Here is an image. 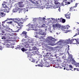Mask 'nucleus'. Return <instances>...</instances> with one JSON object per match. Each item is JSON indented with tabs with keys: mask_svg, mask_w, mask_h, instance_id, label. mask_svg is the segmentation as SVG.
I'll list each match as a JSON object with an SVG mask.
<instances>
[{
	"mask_svg": "<svg viewBox=\"0 0 79 79\" xmlns=\"http://www.w3.org/2000/svg\"><path fill=\"white\" fill-rule=\"evenodd\" d=\"M54 39L52 37H48V40L47 41V42L49 43L48 44H46L44 43L42 45L43 48H44V49H46V50H48L49 49V50H53V48L51 47L48 46V45H52V44L53 43V42H52V41ZM49 40H50L49 41ZM52 40V41H50Z\"/></svg>",
	"mask_w": 79,
	"mask_h": 79,
	"instance_id": "f257e3e1",
	"label": "nucleus"
},
{
	"mask_svg": "<svg viewBox=\"0 0 79 79\" xmlns=\"http://www.w3.org/2000/svg\"><path fill=\"white\" fill-rule=\"evenodd\" d=\"M27 32L25 31H23L22 33H21V35H22L24 38H25L27 40H30L29 39V37L27 35Z\"/></svg>",
	"mask_w": 79,
	"mask_h": 79,
	"instance_id": "f03ea898",
	"label": "nucleus"
},
{
	"mask_svg": "<svg viewBox=\"0 0 79 79\" xmlns=\"http://www.w3.org/2000/svg\"><path fill=\"white\" fill-rule=\"evenodd\" d=\"M57 41V40H53L52 42H53L52 44H53L54 45H61L62 44V42L61 41H59L56 42Z\"/></svg>",
	"mask_w": 79,
	"mask_h": 79,
	"instance_id": "7ed1b4c3",
	"label": "nucleus"
},
{
	"mask_svg": "<svg viewBox=\"0 0 79 79\" xmlns=\"http://www.w3.org/2000/svg\"><path fill=\"white\" fill-rule=\"evenodd\" d=\"M46 54H49V56H51L52 57H56V59H59V56H58V54H51V53L50 52H47Z\"/></svg>",
	"mask_w": 79,
	"mask_h": 79,
	"instance_id": "20e7f679",
	"label": "nucleus"
},
{
	"mask_svg": "<svg viewBox=\"0 0 79 79\" xmlns=\"http://www.w3.org/2000/svg\"><path fill=\"white\" fill-rule=\"evenodd\" d=\"M22 51L23 52H25L26 53H34V51L32 50H22Z\"/></svg>",
	"mask_w": 79,
	"mask_h": 79,
	"instance_id": "39448f33",
	"label": "nucleus"
},
{
	"mask_svg": "<svg viewBox=\"0 0 79 79\" xmlns=\"http://www.w3.org/2000/svg\"><path fill=\"white\" fill-rule=\"evenodd\" d=\"M23 22H20L19 23H18V25L17 26V28L18 29V30H19L20 29H22V27H23Z\"/></svg>",
	"mask_w": 79,
	"mask_h": 79,
	"instance_id": "423d86ee",
	"label": "nucleus"
},
{
	"mask_svg": "<svg viewBox=\"0 0 79 79\" xmlns=\"http://www.w3.org/2000/svg\"><path fill=\"white\" fill-rule=\"evenodd\" d=\"M52 26L54 28H56V29H60L61 28V25L58 24H56L54 25H53Z\"/></svg>",
	"mask_w": 79,
	"mask_h": 79,
	"instance_id": "0eeeda50",
	"label": "nucleus"
},
{
	"mask_svg": "<svg viewBox=\"0 0 79 79\" xmlns=\"http://www.w3.org/2000/svg\"><path fill=\"white\" fill-rule=\"evenodd\" d=\"M10 19L11 20H12V21H15V22H16V23H18V22L21 21V20L20 19H19V18H17L16 19L10 18Z\"/></svg>",
	"mask_w": 79,
	"mask_h": 79,
	"instance_id": "6e6552de",
	"label": "nucleus"
},
{
	"mask_svg": "<svg viewBox=\"0 0 79 79\" xmlns=\"http://www.w3.org/2000/svg\"><path fill=\"white\" fill-rule=\"evenodd\" d=\"M78 3H76L75 4V6H74L71 7L69 10L70 11H75V9H74V8H76L77 7V5Z\"/></svg>",
	"mask_w": 79,
	"mask_h": 79,
	"instance_id": "1a4fd4ad",
	"label": "nucleus"
},
{
	"mask_svg": "<svg viewBox=\"0 0 79 79\" xmlns=\"http://www.w3.org/2000/svg\"><path fill=\"white\" fill-rule=\"evenodd\" d=\"M41 61L40 62V64H38L37 65H35V66H40V67H43L44 66V63L43 62V60H41Z\"/></svg>",
	"mask_w": 79,
	"mask_h": 79,
	"instance_id": "9d476101",
	"label": "nucleus"
},
{
	"mask_svg": "<svg viewBox=\"0 0 79 79\" xmlns=\"http://www.w3.org/2000/svg\"><path fill=\"white\" fill-rule=\"evenodd\" d=\"M70 39L69 38L68 40H66L64 42V43L66 44H72V41L71 40H70Z\"/></svg>",
	"mask_w": 79,
	"mask_h": 79,
	"instance_id": "9b49d317",
	"label": "nucleus"
},
{
	"mask_svg": "<svg viewBox=\"0 0 79 79\" xmlns=\"http://www.w3.org/2000/svg\"><path fill=\"white\" fill-rule=\"evenodd\" d=\"M72 41V44H77V39H71Z\"/></svg>",
	"mask_w": 79,
	"mask_h": 79,
	"instance_id": "f8f14e48",
	"label": "nucleus"
},
{
	"mask_svg": "<svg viewBox=\"0 0 79 79\" xmlns=\"http://www.w3.org/2000/svg\"><path fill=\"white\" fill-rule=\"evenodd\" d=\"M2 7L1 8V9H2V10H5V9H6V8H8V6H7V5H6V4L3 3L2 4ZM4 8V9H3Z\"/></svg>",
	"mask_w": 79,
	"mask_h": 79,
	"instance_id": "ddd939ff",
	"label": "nucleus"
},
{
	"mask_svg": "<svg viewBox=\"0 0 79 79\" xmlns=\"http://www.w3.org/2000/svg\"><path fill=\"white\" fill-rule=\"evenodd\" d=\"M22 45H23V46H26V45H27V44L26 43V40L24 39H23L22 40Z\"/></svg>",
	"mask_w": 79,
	"mask_h": 79,
	"instance_id": "4468645a",
	"label": "nucleus"
},
{
	"mask_svg": "<svg viewBox=\"0 0 79 79\" xmlns=\"http://www.w3.org/2000/svg\"><path fill=\"white\" fill-rule=\"evenodd\" d=\"M8 20H11V18L10 19L9 18H7V19H6V20L3 21L2 23V26H3V27H5V26H4V24H5V23H6V22L7 21H8Z\"/></svg>",
	"mask_w": 79,
	"mask_h": 79,
	"instance_id": "2eb2a0df",
	"label": "nucleus"
},
{
	"mask_svg": "<svg viewBox=\"0 0 79 79\" xmlns=\"http://www.w3.org/2000/svg\"><path fill=\"white\" fill-rule=\"evenodd\" d=\"M39 35H46V33L42 31H40L39 33Z\"/></svg>",
	"mask_w": 79,
	"mask_h": 79,
	"instance_id": "dca6fc26",
	"label": "nucleus"
},
{
	"mask_svg": "<svg viewBox=\"0 0 79 79\" xmlns=\"http://www.w3.org/2000/svg\"><path fill=\"white\" fill-rule=\"evenodd\" d=\"M15 49H19V50H28V49H26L24 48H20V46L18 45L17 47L16 48H15Z\"/></svg>",
	"mask_w": 79,
	"mask_h": 79,
	"instance_id": "f3484780",
	"label": "nucleus"
},
{
	"mask_svg": "<svg viewBox=\"0 0 79 79\" xmlns=\"http://www.w3.org/2000/svg\"><path fill=\"white\" fill-rule=\"evenodd\" d=\"M65 17L66 18H68L69 19H70V14L67 13V14H65Z\"/></svg>",
	"mask_w": 79,
	"mask_h": 79,
	"instance_id": "a211bd4d",
	"label": "nucleus"
},
{
	"mask_svg": "<svg viewBox=\"0 0 79 79\" xmlns=\"http://www.w3.org/2000/svg\"><path fill=\"white\" fill-rule=\"evenodd\" d=\"M33 54L39 55V52L38 50H33Z\"/></svg>",
	"mask_w": 79,
	"mask_h": 79,
	"instance_id": "6ab92c4d",
	"label": "nucleus"
},
{
	"mask_svg": "<svg viewBox=\"0 0 79 79\" xmlns=\"http://www.w3.org/2000/svg\"><path fill=\"white\" fill-rule=\"evenodd\" d=\"M62 28H63L64 29H68V27H69V26H68V25H67L65 26H62Z\"/></svg>",
	"mask_w": 79,
	"mask_h": 79,
	"instance_id": "aec40b11",
	"label": "nucleus"
},
{
	"mask_svg": "<svg viewBox=\"0 0 79 79\" xmlns=\"http://www.w3.org/2000/svg\"><path fill=\"white\" fill-rule=\"evenodd\" d=\"M49 54H44V55H43V56L44 57V58H49V57H50V56H49Z\"/></svg>",
	"mask_w": 79,
	"mask_h": 79,
	"instance_id": "412c9836",
	"label": "nucleus"
},
{
	"mask_svg": "<svg viewBox=\"0 0 79 79\" xmlns=\"http://www.w3.org/2000/svg\"><path fill=\"white\" fill-rule=\"evenodd\" d=\"M18 3L19 4V7L22 8V7H23L24 6V5L22 4L21 3V2H19Z\"/></svg>",
	"mask_w": 79,
	"mask_h": 79,
	"instance_id": "4be33fe9",
	"label": "nucleus"
},
{
	"mask_svg": "<svg viewBox=\"0 0 79 79\" xmlns=\"http://www.w3.org/2000/svg\"><path fill=\"white\" fill-rule=\"evenodd\" d=\"M74 64L75 65V66L76 67H78L79 68V63H77V62H75V63H74Z\"/></svg>",
	"mask_w": 79,
	"mask_h": 79,
	"instance_id": "5701e85b",
	"label": "nucleus"
},
{
	"mask_svg": "<svg viewBox=\"0 0 79 79\" xmlns=\"http://www.w3.org/2000/svg\"><path fill=\"white\" fill-rule=\"evenodd\" d=\"M6 15V14L4 12H1V16L2 17H3Z\"/></svg>",
	"mask_w": 79,
	"mask_h": 79,
	"instance_id": "b1692460",
	"label": "nucleus"
},
{
	"mask_svg": "<svg viewBox=\"0 0 79 79\" xmlns=\"http://www.w3.org/2000/svg\"><path fill=\"white\" fill-rule=\"evenodd\" d=\"M43 61H44V62H43ZM43 63H44V62L45 63H48V62H47V59L44 58L43 59Z\"/></svg>",
	"mask_w": 79,
	"mask_h": 79,
	"instance_id": "393cba45",
	"label": "nucleus"
},
{
	"mask_svg": "<svg viewBox=\"0 0 79 79\" xmlns=\"http://www.w3.org/2000/svg\"><path fill=\"white\" fill-rule=\"evenodd\" d=\"M7 48H11L12 49L15 48V47H14L13 46L10 47V46L9 44H7Z\"/></svg>",
	"mask_w": 79,
	"mask_h": 79,
	"instance_id": "a878e982",
	"label": "nucleus"
},
{
	"mask_svg": "<svg viewBox=\"0 0 79 79\" xmlns=\"http://www.w3.org/2000/svg\"><path fill=\"white\" fill-rule=\"evenodd\" d=\"M46 64L45 65H44V66H45V67H50V64H48V63H45V64Z\"/></svg>",
	"mask_w": 79,
	"mask_h": 79,
	"instance_id": "bb28decb",
	"label": "nucleus"
},
{
	"mask_svg": "<svg viewBox=\"0 0 79 79\" xmlns=\"http://www.w3.org/2000/svg\"><path fill=\"white\" fill-rule=\"evenodd\" d=\"M40 19L41 21H44L45 19V18H40Z\"/></svg>",
	"mask_w": 79,
	"mask_h": 79,
	"instance_id": "cd10ccee",
	"label": "nucleus"
},
{
	"mask_svg": "<svg viewBox=\"0 0 79 79\" xmlns=\"http://www.w3.org/2000/svg\"><path fill=\"white\" fill-rule=\"evenodd\" d=\"M7 23L8 24H11L12 25H13V23H14V22H12V21H11L10 22H7Z\"/></svg>",
	"mask_w": 79,
	"mask_h": 79,
	"instance_id": "c85d7f7f",
	"label": "nucleus"
},
{
	"mask_svg": "<svg viewBox=\"0 0 79 79\" xmlns=\"http://www.w3.org/2000/svg\"><path fill=\"white\" fill-rule=\"evenodd\" d=\"M77 33L75 34V35L73 36V37H75V36H77V35H79V30H77Z\"/></svg>",
	"mask_w": 79,
	"mask_h": 79,
	"instance_id": "c756f323",
	"label": "nucleus"
},
{
	"mask_svg": "<svg viewBox=\"0 0 79 79\" xmlns=\"http://www.w3.org/2000/svg\"><path fill=\"white\" fill-rule=\"evenodd\" d=\"M7 29L9 30V32H13V30L9 28H7Z\"/></svg>",
	"mask_w": 79,
	"mask_h": 79,
	"instance_id": "7c9ffc66",
	"label": "nucleus"
},
{
	"mask_svg": "<svg viewBox=\"0 0 79 79\" xmlns=\"http://www.w3.org/2000/svg\"><path fill=\"white\" fill-rule=\"evenodd\" d=\"M55 1V5H60V2H57V1Z\"/></svg>",
	"mask_w": 79,
	"mask_h": 79,
	"instance_id": "2f4dec72",
	"label": "nucleus"
},
{
	"mask_svg": "<svg viewBox=\"0 0 79 79\" xmlns=\"http://www.w3.org/2000/svg\"><path fill=\"white\" fill-rule=\"evenodd\" d=\"M27 58H28L30 60H31V56H30V55H29L27 56Z\"/></svg>",
	"mask_w": 79,
	"mask_h": 79,
	"instance_id": "473e14b6",
	"label": "nucleus"
},
{
	"mask_svg": "<svg viewBox=\"0 0 79 79\" xmlns=\"http://www.w3.org/2000/svg\"><path fill=\"white\" fill-rule=\"evenodd\" d=\"M17 11H18V10H16L14 9L13 10V13H16V12H17Z\"/></svg>",
	"mask_w": 79,
	"mask_h": 79,
	"instance_id": "72a5a7b5",
	"label": "nucleus"
},
{
	"mask_svg": "<svg viewBox=\"0 0 79 79\" xmlns=\"http://www.w3.org/2000/svg\"><path fill=\"white\" fill-rule=\"evenodd\" d=\"M55 68H63L62 67H60V66H55Z\"/></svg>",
	"mask_w": 79,
	"mask_h": 79,
	"instance_id": "f704fd0d",
	"label": "nucleus"
},
{
	"mask_svg": "<svg viewBox=\"0 0 79 79\" xmlns=\"http://www.w3.org/2000/svg\"><path fill=\"white\" fill-rule=\"evenodd\" d=\"M69 45L67 46L66 48V50H69Z\"/></svg>",
	"mask_w": 79,
	"mask_h": 79,
	"instance_id": "c9c22d12",
	"label": "nucleus"
},
{
	"mask_svg": "<svg viewBox=\"0 0 79 79\" xmlns=\"http://www.w3.org/2000/svg\"><path fill=\"white\" fill-rule=\"evenodd\" d=\"M36 4H37V5H40V3H41V2L38 1V2H36Z\"/></svg>",
	"mask_w": 79,
	"mask_h": 79,
	"instance_id": "e433bc0d",
	"label": "nucleus"
},
{
	"mask_svg": "<svg viewBox=\"0 0 79 79\" xmlns=\"http://www.w3.org/2000/svg\"><path fill=\"white\" fill-rule=\"evenodd\" d=\"M62 22L63 23H64V22H66V20L64 19H62Z\"/></svg>",
	"mask_w": 79,
	"mask_h": 79,
	"instance_id": "4c0bfd02",
	"label": "nucleus"
},
{
	"mask_svg": "<svg viewBox=\"0 0 79 79\" xmlns=\"http://www.w3.org/2000/svg\"><path fill=\"white\" fill-rule=\"evenodd\" d=\"M32 50H39V49H37V48L35 46H34L32 48Z\"/></svg>",
	"mask_w": 79,
	"mask_h": 79,
	"instance_id": "58836bf2",
	"label": "nucleus"
},
{
	"mask_svg": "<svg viewBox=\"0 0 79 79\" xmlns=\"http://www.w3.org/2000/svg\"><path fill=\"white\" fill-rule=\"evenodd\" d=\"M2 39H6V36H3L2 38Z\"/></svg>",
	"mask_w": 79,
	"mask_h": 79,
	"instance_id": "ea45409f",
	"label": "nucleus"
},
{
	"mask_svg": "<svg viewBox=\"0 0 79 79\" xmlns=\"http://www.w3.org/2000/svg\"><path fill=\"white\" fill-rule=\"evenodd\" d=\"M52 50L54 53H56L57 52L56 50Z\"/></svg>",
	"mask_w": 79,
	"mask_h": 79,
	"instance_id": "a19ab883",
	"label": "nucleus"
},
{
	"mask_svg": "<svg viewBox=\"0 0 79 79\" xmlns=\"http://www.w3.org/2000/svg\"><path fill=\"white\" fill-rule=\"evenodd\" d=\"M71 60L74 63H76V61L73 59H72Z\"/></svg>",
	"mask_w": 79,
	"mask_h": 79,
	"instance_id": "79ce46f5",
	"label": "nucleus"
},
{
	"mask_svg": "<svg viewBox=\"0 0 79 79\" xmlns=\"http://www.w3.org/2000/svg\"><path fill=\"white\" fill-rule=\"evenodd\" d=\"M2 49H3V48H2V45H0V50H2Z\"/></svg>",
	"mask_w": 79,
	"mask_h": 79,
	"instance_id": "37998d69",
	"label": "nucleus"
},
{
	"mask_svg": "<svg viewBox=\"0 0 79 79\" xmlns=\"http://www.w3.org/2000/svg\"><path fill=\"white\" fill-rule=\"evenodd\" d=\"M32 62H33V63H35V60L33 59H32V61H31Z\"/></svg>",
	"mask_w": 79,
	"mask_h": 79,
	"instance_id": "c03bdc74",
	"label": "nucleus"
},
{
	"mask_svg": "<svg viewBox=\"0 0 79 79\" xmlns=\"http://www.w3.org/2000/svg\"><path fill=\"white\" fill-rule=\"evenodd\" d=\"M42 53H44L45 54H47V52H45V51H43L42 52Z\"/></svg>",
	"mask_w": 79,
	"mask_h": 79,
	"instance_id": "a18cd8bd",
	"label": "nucleus"
},
{
	"mask_svg": "<svg viewBox=\"0 0 79 79\" xmlns=\"http://www.w3.org/2000/svg\"><path fill=\"white\" fill-rule=\"evenodd\" d=\"M18 12H19V13H22V11L20 10L19 11V10H17Z\"/></svg>",
	"mask_w": 79,
	"mask_h": 79,
	"instance_id": "49530a36",
	"label": "nucleus"
},
{
	"mask_svg": "<svg viewBox=\"0 0 79 79\" xmlns=\"http://www.w3.org/2000/svg\"><path fill=\"white\" fill-rule=\"evenodd\" d=\"M75 0H70V3H73V2H74Z\"/></svg>",
	"mask_w": 79,
	"mask_h": 79,
	"instance_id": "de8ad7c7",
	"label": "nucleus"
},
{
	"mask_svg": "<svg viewBox=\"0 0 79 79\" xmlns=\"http://www.w3.org/2000/svg\"><path fill=\"white\" fill-rule=\"evenodd\" d=\"M69 68H71V69H73V66L71 65H69Z\"/></svg>",
	"mask_w": 79,
	"mask_h": 79,
	"instance_id": "09e8293b",
	"label": "nucleus"
},
{
	"mask_svg": "<svg viewBox=\"0 0 79 79\" xmlns=\"http://www.w3.org/2000/svg\"><path fill=\"white\" fill-rule=\"evenodd\" d=\"M32 27H29V28H34V25H33V26H31Z\"/></svg>",
	"mask_w": 79,
	"mask_h": 79,
	"instance_id": "8fccbe9b",
	"label": "nucleus"
},
{
	"mask_svg": "<svg viewBox=\"0 0 79 79\" xmlns=\"http://www.w3.org/2000/svg\"><path fill=\"white\" fill-rule=\"evenodd\" d=\"M58 20H60V21H61L62 20V19L60 18V19H58Z\"/></svg>",
	"mask_w": 79,
	"mask_h": 79,
	"instance_id": "3c124183",
	"label": "nucleus"
},
{
	"mask_svg": "<svg viewBox=\"0 0 79 79\" xmlns=\"http://www.w3.org/2000/svg\"><path fill=\"white\" fill-rule=\"evenodd\" d=\"M77 41L78 44H79V39L78 40L77 39Z\"/></svg>",
	"mask_w": 79,
	"mask_h": 79,
	"instance_id": "603ef678",
	"label": "nucleus"
},
{
	"mask_svg": "<svg viewBox=\"0 0 79 79\" xmlns=\"http://www.w3.org/2000/svg\"><path fill=\"white\" fill-rule=\"evenodd\" d=\"M3 2L4 3H7L8 2H7L6 1H4Z\"/></svg>",
	"mask_w": 79,
	"mask_h": 79,
	"instance_id": "864d4df0",
	"label": "nucleus"
},
{
	"mask_svg": "<svg viewBox=\"0 0 79 79\" xmlns=\"http://www.w3.org/2000/svg\"><path fill=\"white\" fill-rule=\"evenodd\" d=\"M40 60H39L38 61H37L36 62V63H38V62H39V63H40Z\"/></svg>",
	"mask_w": 79,
	"mask_h": 79,
	"instance_id": "5fc2aeb1",
	"label": "nucleus"
},
{
	"mask_svg": "<svg viewBox=\"0 0 79 79\" xmlns=\"http://www.w3.org/2000/svg\"><path fill=\"white\" fill-rule=\"evenodd\" d=\"M65 57V56H63L62 57V58L63 59H64V58Z\"/></svg>",
	"mask_w": 79,
	"mask_h": 79,
	"instance_id": "6e6d98bb",
	"label": "nucleus"
},
{
	"mask_svg": "<svg viewBox=\"0 0 79 79\" xmlns=\"http://www.w3.org/2000/svg\"><path fill=\"white\" fill-rule=\"evenodd\" d=\"M60 54L61 55H64V53H60Z\"/></svg>",
	"mask_w": 79,
	"mask_h": 79,
	"instance_id": "4d7b16f0",
	"label": "nucleus"
},
{
	"mask_svg": "<svg viewBox=\"0 0 79 79\" xmlns=\"http://www.w3.org/2000/svg\"><path fill=\"white\" fill-rule=\"evenodd\" d=\"M31 3H35V2H34V1H31Z\"/></svg>",
	"mask_w": 79,
	"mask_h": 79,
	"instance_id": "13d9d810",
	"label": "nucleus"
},
{
	"mask_svg": "<svg viewBox=\"0 0 79 79\" xmlns=\"http://www.w3.org/2000/svg\"><path fill=\"white\" fill-rule=\"evenodd\" d=\"M44 37H45V36H41V39H44Z\"/></svg>",
	"mask_w": 79,
	"mask_h": 79,
	"instance_id": "bf43d9fd",
	"label": "nucleus"
},
{
	"mask_svg": "<svg viewBox=\"0 0 79 79\" xmlns=\"http://www.w3.org/2000/svg\"><path fill=\"white\" fill-rule=\"evenodd\" d=\"M59 60L60 62V61H61V60H60V59H59V60L57 59V61H59Z\"/></svg>",
	"mask_w": 79,
	"mask_h": 79,
	"instance_id": "052dcab7",
	"label": "nucleus"
},
{
	"mask_svg": "<svg viewBox=\"0 0 79 79\" xmlns=\"http://www.w3.org/2000/svg\"><path fill=\"white\" fill-rule=\"evenodd\" d=\"M2 33H5V31H2Z\"/></svg>",
	"mask_w": 79,
	"mask_h": 79,
	"instance_id": "680f3d73",
	"label": "nucleus"
},
{
	"mask_svg": "<svg viewBox=\"0 0 79 79\" xmlns=\"http://www.w3.org/2000/svg\"><path fill=\"white\" fill-rule=\"evenodd\" d=\"M76 70L77 71H79V69H77Z\"/></svg>",
	"mask_w": 79,
	"mask_h": 79,
	"instance_id": "e2e57ef3",
	"label": "nucleus"
},
{
	"mask_svg": "<svg viewBox=\"0 0 79 79\" xmlns=\"http://www.w3.org/2000/svg\"><path fill=\"white\" fill-rule=\"evenodd\" d=\"M62 6H64V5H63V3H62Z\"/></svg>",
	"mask_w": 79,
	"mask_h": 79,
	"instance_id": "0e129e2a",
	"label": "nucleus"
},
{
	"mask_svg": "<svg viewBox=\"0 0 79 79\" xmlns=\"http://www.w3.org/2000/svg\"><path fill=\"white\" fill-rule=\"evenodd\" d=\"M29 5H31V6H32V4H31V3H29Z\"/></svg>",
	"mask_w": 79,
	"mask_h": 79,
	"instance_id": "69168bd1",
	"label": "nucleus"
},
{
	"mask_svg": "<svg viewBox=\"0 0 79 79\" xmlns=\"http://www.w3.org/2000/svg\"><path fill=\"white\" fill-rule=\"evenodd\" d=\"M68 5H69V4H70V2H68Z\"/></svg>",
	"mask_w": 79,
	"mask_h": 79,
	"instance_id": "338daca9",
	"label": "nucleus"
},
{
	"mask_svg": "<svg viewBox=\"0 0 79 79\" xmlns=\"http://www.w3.org/2000/svg\"><path fill=\"white\" fill-rule=\"evenodd\" d=\"M58 11H60V9H58Z\"/></svg>",
	"mask_w": 79,
	"mask_h": 79,
	"instance_id": "774afa93",
	"label": "nucleus"
}]
</instances>
